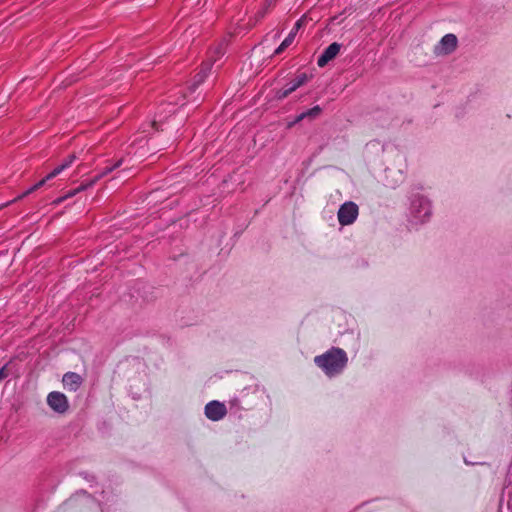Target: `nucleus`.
Returning a JSON list of instances; mask_svg holds the SVG:
<instances>
[{"label":"nucleus","instance_id":"nucleus-1","mask_svg":"<svg viewBox=\"0 0 512 512\" xmlns=\"http://www.w3.org/2000/svg\"><path fill=\"white\" fill-rule=\"evenodd\" d=\"M347 362L346 352L338 347H332L314 358L315 365L322 369L325 375L330 378L341 374L347 366Z\"/></svg>","mask_w":512,"mask_h":512},{"label":"nucleus","instance_id":"nucleus-2","mask_svg":"<svg viewBox=\"0 0 512 512\" xmlns=\"http://www.w3.org/2000/svg\"><path fill=\"white\" fill-rule=\"evenodd\" d=\"M408 222L410 225H422L432 217V203L421 193H413L409 197Z\"/></svg>","mask_w":512,"mask_h":512},{"label":"nucleus","instance_id":"nucleus-3","mask_svg":"<svg viewBox=\"0 0 512 512\" xmlns=\"http://www.w3.org/2000/svg\"><path fill=\"white\" fill-rule=\"evenodd\" d=\"M122 163H123V160L120 159V160L116 161L113 165L106 166L99 174L94 176L92 179L83 181L76 189L71 190L67 194H65L64 196H61V197L57 198L54 201V203L55 204H60L65 199L73 197L74 195H76L77 193H79L81 191L87 190L88 188L92 187L103 176H105V175L111 173L112 171H114L115 169L119 168L122 165Z\"/></svg>","mask_w":512,"mask_h":512},{"label":"nucleus","instance_id":"nucleus-4","mask_svg":"<svg viewBox=\"0 0 512 512\" xmlns=\"http://www.w3.org/2000/svg\"><path fill=\"white\" fill-rule=\"evenodd\" d=\"M311 78L312 75H308L306 73L298 74L295 78L286 83L282 88L273 89V99L276 101H282L294 91H296L299 87L306 84Z\"/></svg>","mask_w":512,"mask_h":512},{"label":"nucleus","instance_id":"nucleus-5","mask_svg":"<svg viewBox=\"0 0 512 512\" xmlns=\"http://www.w3.org/2000/svg\"><path fill=\"white\" fill-rule=\"evenodd\" d=\"M358 214V205L353 201H346L338 209V221L341 226L351 225L356 221Z\"/></svg>","mask_w":512,"mask_h":512},{"label":"nucleus","instance_id":"nucleus-6","mask_svg":"<svg viewBox=\"0 0 512 512\" xmlns=\"http://www.w3.org/2000/svg\"><path fill=\"white\" fill-rule=\"evenodd\" d=\"M47 404L58 414H64L69 409L66 395L58 391H52L47 395Z\"/></svg>","mask_w":512,"mask_h":512},{"label":"nucleus","instance_id":"nucleus-7","mask_svg":"<svg viewBox=\"0 0 512 512\" xmlns=\"http://www.w3.org/2000/svg\"><path fill=\"white\" fill-rule=\"evenodd\" d=\"M204 414L211 421H219L227 414V408L224 403L213 400L205 405Z\"/></svg>","mask_w":512,"mask_h":512},{"label":"nucleus","instance_id":"nucleus-8","mask_svg":"<svg viewBox=\"0 0 512 512\" xmlns=\"http://www.w3.org/2000/svg\"><path fill=\"white\" fill-rule=\"evenodd\" d=\"M341 49V44L337 42L331 43L317 59V65L319 67H325L330 61L336 58Z\"/></svg>","mask_w":512,"mask_h":512},{"label":"nucleus","instance_id":"nucleus-9","mask_svg":"<svg viewBox=\"0 0 512 512\" xmlns=\"http://www.w3.org/2000/svg\"><path fill=\"white\" fill-rule=\"evenodd\" d=\"M62 383L65 389L76 392L83 383V378L76 372H67L63 375Z\"/></svg>","mask_w":512,"mask_h":512},{"label":"nucleus","instance_id":"nucleus-10","mask_svg":"<svg viewBox=\"0 0 512 512\" xmlns=\"http://www.w3.org/2000/svg\"><path fill=\"white\" fill-rule=\"evenodd\" d=\"M439 44L443 53L450 54L456 49L458 39L454 34L449 33L441 38Z\"/></svg>","mask_w":512,"mask_h":512},{"label":"nucleus","instance_id":"nucleus-11","mask_svg":"<svg viewBox=\"0 0 512 512\" xmlns=\"http://www.w3.org/2000/svg\"><path fill=\"white\" fill-rule=\"evenodd\" d=\"M76 159V155L75 154H70L67 156V158H65L61 164H59L57 167H55L51 172H50V177H56L57 175H59L62 171H64L65 169L69 168L71 166V164L74 162V160Z\"/></svg>","mask_w":512,"mask_h":512},{"label":"nucleus","instance_id":"nucleus-12","mask_svg":"<svg viewBox=\"0 0 512 512\" xmlns=\"http://www.w3.org/2000/svg\"><path fill=\"white\" fill-rule=\"evenodd\" d=\"M54 177H50V173L47 174L43 179H41L40 181H38L36 184H34L33 186H31L30 188H28L25 192H23L19 198H23L29 194H31L32 192L38 190L39 188L43 187L45 185V183L51 179H53Z\"/></svg>","mask_w":512,"mask_h":512},{"label":"nucleus","instance_id":"nucleus-13","mask_svg":"<svg viewBox=\"0 0 512 512\" xmlns=\"http://www.w3.org/2000/svg\"><path fill=\"white\" fill-rule=\"evenodd\" d=\"M508 484L504 488V492L508 494V509L512 512V466L510 467L507 474Z\"/></svg>","mask_w":512,"mask_h":512},{"label":"nucleus","instance_id":"nucleus-14","mask_svg":"<svg viewBox=\"0 0 512 512\" xmlns=\"http://www.w3.org/2000/svg\"><path fill=\"white\" fill-rule=\"evenodd\" d=\"M302 113L305 119L312 121L320 116V114L322 113V108L319 105H316Z\"/></svg>","mask_w":512,"mask_h":512},{"label":"nucleus","instance_id":"nucleus-15","mask_svg":"<svg viewBox=\"0 0 512 512\" xmlns=\"http://www.w3.org/2000/svg\"><path fill=\"white\" fill-rule=\"evenodd\" d=\"M293 33H289L282 43L275 49L274 55H280L286 48L293 43Z\"/></svg>","mask_w":512,"mask_h":512},{"label":"nucleus","instance_id":"nucleus-16","mask_svg":"<svg viewBox=\"0 0 512 512\" xmlns=\"http://www.w3.org/2000/svg\"><path fill=\"white\" fill-rule=\"evenodd\" d=\"M206 76H207V72H206V71H203V70H202V71H200L199 73H197V74L195 75L194 80H193V83H192V85H191V87H190V89H191V91H192V92H193V91H195V90H196V88H197L200 84H202V83L204 82V80H205Z\"/></svg>","mask_w":512,"mask_h":512},{"label":"nucleus","instance_id":"nucleus-17","mask_svg":"<svg viewBox=\"0 0 512 512\" xmlns=\"http://www.w3.org/2000/svg\"><path fill=\"white\" fill-rule=\"evenodd\" d=\"M304 119H305V117H304L303 113H300L292 121L288 122L287 126H288V128H291V127H293L294 125H296L297 123L301 122Z\"/></svg>","mask_w":512,"mask_h":512},{"label":"nucleus","instance_id":"nucleus-18","mask_svg":"<svg viewBox=\"0 0 512 512\" xmlns=\"http://www.w3.org/2000/svg\"><path fill=\"white\" fill-rule=\"evenodd\" d=\"M302 23H303V20L302 19H299L298 21H296L294 27L292 28V30L289 32V33H293V39H295L296 35H297V32L299 31V29L302 27Z\"/></svg>","mask_w":512,"mask_h":512},{"label":"nucleus","instance_id":"nucleus-19","mask_svg":"<svg viewBox=\"0 0 512 512\" xmlns=\"http://www.w3.org/2000/svg\"><path fill=\"white\" fill-rule=\"evenodd\" d=\"M80 476H82L88 482H94L96 479L93 474H90L88 472H80Z\"/></svg>","mask_w":512,"mask_h":512},{"label":"nucleus","instance_id":"nucleus-20","mask_svg":"<svg viewBox=\"0 0 512 512\" xmlns=\"http://www.w3.org/2000/svg\"><path fill=\"white\" fill-rule=\"evenodd\" d=\"M8 364H5L2 368H0V382L8 377V372L6 371Z\"/></svg>","mask_w":512,"mask_h":512},{"label":"nucleus","instance_id":"nucleus-21","mask_svg":"<svg viewBox=\"0 0 512 512\" xmlns=\"http://www.w3.org/2000/svg\"><path fill=\"white\" fill-rule=\"evenodd\" d=\"M464 462L467 465H483V464H485L484 462H481V461H475V462L469 461L466 457H464Z\"/></svg>","mask_w":512,"mask_h":512}]
</instances>
